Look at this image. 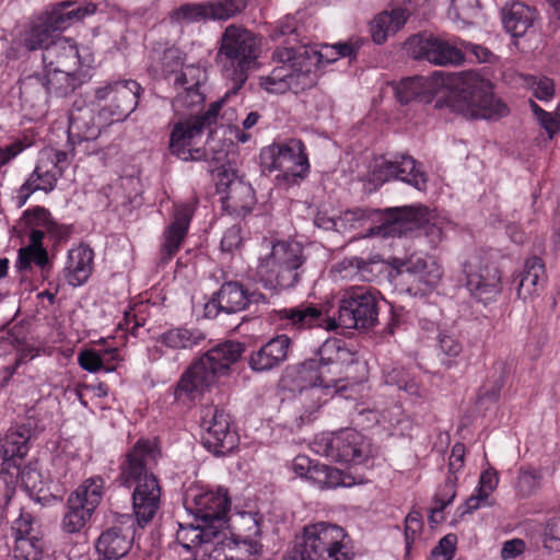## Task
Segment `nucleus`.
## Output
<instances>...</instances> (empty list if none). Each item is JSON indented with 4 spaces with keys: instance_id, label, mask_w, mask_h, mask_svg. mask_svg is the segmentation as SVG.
Returning a JSON list of instances; mask_svg holds the SVG:
<instances>
[{
    "instance_id": "nucleus-1",
    "label": "nucleus",
    "mask_w": 560,
    "mask_h": 560,
    "mask_svg": "<svg viewBox=\"0 0 560 560\" xmlns=\"http://www.w3.org/2000/svg\"><path fill=\"white\" fill-rule=\"evenodd\" d=\"M161 457L155 440L139 439L126 453L120 464L118 480L125 487L135 486L132 492L133 516L124 514L103 529L95 540L98 560H120L130 551L136 525L145 527L155 516L161 504V487L153 469Z\"/></svg>"
},
{
    "instance_id": "nucleus-2",
    "label": "nucleus",
    "mask_w": 560,
    "mask_h": 560,
    "mask_svg": "<svg viewBox=\"0 0 560 560\" xmlns=\"http://www.w3.org/2000/svg\"><path fill=\"white\" fill-rule=\"evenodd\" d=\"M332 306H316L302 303L294 307L282 308L278 312L281 320H287L298 329L322 327L334 330L337 327L346 329H369L377 324L378 292L371 287L353 285L343 290L337 304Z\"/></svg>"
},
{
    "instance_id": "nucleus-3",
    "label": "nucleus",
    "mask_w": 560,
    "mask_h": 560,
    "mask_svg": "<svg viewBox=\"0 0 560 560\" xmlns=\"http://www.w3.org/2000/svg\"><path fill=\"white\" fill-rule=\"evenodd\" d=\"M272 59L280 66H277L269 75L261 78V88L270 93L282 94L292 91L298 94L316 84L318 65L330 63L338 58L334 50L324 54L307 45H300L276 49Z\"/></svg>"
},
{
    "instance_id": "nucleus-4",
    "label": "nucleus",
    "mask_w": 560,
    "mask_h": 560,
    "mask_svg": "<svg viewBox=\"0 0 560 560\" xmlns=\"http://www.w3.org/2000/svg\"><path fill=\"white\" fill-rule=\"evenodd\" d=\"M442 88L448 90L447 106L470 119H499L508 115L506 105L494 96L492 83L478 72H442Z\"/></svg>"
},
{
    "instance_id": "nucleus-5",
    "label": "nucleus",
    "mask_w": 560,
    "mask_h": 560,
    "mask_svg": "<svg viewBox=\"0 0 560 560\" xmlns=\"http://www.w3.org/2000/svg\"><path fill=\"white\" fill-rule=\"evenodd\" d=\"M245 351L240 341L226 340L209 349L180 376L174 388L175 400H195L219 376L226 375Z\"/></svg>"
},
{
    "instance_id": "nucleus-6",
    "label": "nucleus",
    "mask_w": 560,
    "mask_h": 560,
    "mask_svg": "<svg viewBox=\"0 0 560 560\" xmlns=\"http://www.w3.org/2000/svg\"><path fill=\"white\" fill-rule=\"evenodd\" d=\"M31 430L25 425L10 428L0 439V474L12 475L16 471L30 497L42 504H48L57 497L50 491V482L46 480L38 468L26 465L21 470V462L28 453Z\"/></svg>"
},
{
    "instance_id": "nucleus-7",
    "label": "nucleus",
    "mask_w": 560,
    "mask_h": 560,
    "mask_svg": "<svg viewBox=\"0 0 560 560\" xmlns=\"http://www.w3.org/2000/svg\"><path fill=\"white\" fill-rule=\"evenodd\" d=\"M225 98H220L211 103L208 109L201 115L191 116L179 120L173 126L170 135L168 149L172 155L182 161H208L209 153L203 148H191L196 138L205 131L211 137L217 127H222L224 121H232L235 112L232 108H225Z\"/></svg>"
},
{
    "instance_id": "nucleus-8",
    "label": "nucleus",
    "mask_w": 560,
    "mask_h": 560,
    "mask_svg": "<svg viewBox=\"0 0 560 560\" xmlns=\"http://www.w3.org/2000/svg\"><path fill=\"white\" fill-rule=\"evenodd\" d=\"M337 340L326 341L319 349V357L310 358L296 364L292 373L293 390L298 392V401L304 411L299 416V425L312 421L322 402V394L337 385V378L331 376V368L335 362L330 358H324L322 353L329 347H335Z\"/></svg>"
},
{
    "instance_id": "nucleus-9",
    "label": "nucleus",
    "mask_w": 560,
    "mask_h": 560,
    "mask_svg": "<svg viewBox=\"0 0 560 560\" xmlns=\"http://www.w3.org/2000/svg\"><path fill=\"white\" fill-rule=\"evenodd\" d=\"M260 51V43L254 33L243 26L229 25L220 39L217 61L222 66L224 75L233 82L231 91L236 94L255 68Z\"/></svg>"
},
{
    "instance_id": "nucleus-10",
    "label": "nucleus",
    "mask_w": 560,
    "mask_h": 560,
    "mask_svg": "<svg viewBox=\"0 0 560 560\" xmlns=\"http://www.w3.org/2000/svg\"><path fill=\"white\" fill-rule=\"evenodd\" d=\"M307 260L299 242L277 241L268 255L260 257L257 281L267 290L281 291L298 285L305 273Z\"/></svg>"
},
{
    "instance_id": "nucleus-11",
    "label": "nucleus",
    "mask_w": 560,
    "mask_h": 560,
    "mask_svg": "<svg viewBox=\"0 0 560 560\" xmlns=\"http://www.w3.org/2000/svg\"><path fill=\"white\" fill-rule=\"evenodd\" d=\"M96 4L79 3L77 1H61L51 7L36 20L25 32L23 44L27 50L43 49L50 43L60 38V34L72 24L82 21L84 18L96 12Z\"/></svg>"
},
{
    "instance_id": "nucleus-12",
    "label": "nucleus",
    "mask_w": 560,
    "mask_h": 560,
    "mask_svg": "<svg viewBox=\"0 0 560 560\" xmlns=\"http://www.w3.org/2000/svg\"><path fill=\"white\" fill-rule=\"evenodd\" d=\"M345 529L338 525L317 523L304 528L302 541L284 560H351Z\"/></svg>"
},
{
    "instance_id": "nucleus-13",
    "label": "nucleus",
    "mask_w": 560,
    "mask_h": 560,
    "mask_svg": "<svg viewBox=\"0 0 560 560\" xmlns=\"http://www.w3.org/2000/svg\"><path fill=\"white\" fill-rule=\"evenodd\" d=\"M378 233L393 237L416 233L418 237H424L432 248L436 247L443 238L442 229L431 221L428 208L421 205L387 209L378 226Z\"/></svg>"
},
{
    "instance_id": "nucleus-14",
    "label": "nucleus",
    "mask_w": 560,
    "mask_h": 560,
    "mask_svg": "<svg viewBox=\"0 0 560 560\" xmlns=\"http://www.w3.org/2000/svg\"><path fill=\"white\" fill-rule=\"evenodd\" d=\"M301 140L289 139L283 143L266 147L260 152V165L264 171H279L277 179L291 186L304 179L310 164Z\"/></svg>"
},
{
    "instance_id": "nucleus-15",
    "label": "nucleus",
    "mask_w": 560,
    "mask_h": 560,
    "mask_svg": "<svg viewBox=\"0 0 560 560\" xmlns=\"http://www.w3.org/2000/svg\"><path fill=\"white\" fill-rule=\"evenodd\" d=\"M103 497V479L85 480L67 499L60 527L67 534L80 533L90 522Z\"/></svg>"
},
{
    "instance_id": "nucleus-16",
    "label": "nucleus",
    "mask_w": 560,
    "mask_h": 560,
    "mask_svg": "<svg viewBox=\"0 0 560 560\" xmlns=\"http://www.w3.org/2000/svg\"><path fill=\"white\" fill-rule=\"evenodd\" d=\"M184 505L195 516L196 522H201L222 532L228 523L231 501L226 490L213 491L201 487H190L185 493Z\"/></svg>"
},
{
    "instance_id": "nucleus-17",
    "label": "nucleus",
    "mask_w": 560,
    "mask_h": 560,
    "mask_svg": "<svg viewBox=\"0 0 560 560\" xmlns=\"http://www.w3.org/2000/svg\"><path fill=\"white\" fill-rule=\"evenodd\" d=\"M466 287L480 302L488 303L501 292V273L490 252H475L463 262Z\"/></svg>"
},
{
    "instance_id": "nucleus-18",
    "label": "nucleus",
    "mask_w": 560,
    "mask_h": 560,
    "mask_svg": "<svg viewBox=\"0 0 560 560\" xmlns=\"http://www.w3.org/2000/svg\"><path fill=\"white\" fill-rule=\"evenodd\" d=\"M142 88L135 80H119L106 83L95 90V100L104 103L100 115L110 121H122L132 114L139 103Z\"/></svg>"
},
{
    "instance_id": "nucleus-19",
    "label": "nucleus",
    "mask_w": 560,
    "mask_h": 560,
    "mask_svg": "<svg viewBox=\"0 0 560 560\" xmlns=\"http://www.w3.org/2000/svg\"><path fill=\"white\" fill-rule=\"evenodd\" d=\"M372 175L374 180L386 183L396 179L418 190H425L428 183L421 164L407 153L383 155L376 159Z\"/></svg>"
},
{
    "instance_id": "nucleus-20",
    "label": "nucleus",
    "mask_w": 560,
    "mask_h": 560,
    "mask_svg": "<svg viewBox=\"0 0 560 560\" xmlns=\"http://www.w3.org/2000/svg\"><path fill=\"white\" fill-rule=\"evenodd\" d=\"M201 427L205 429L202 443L207 450L215 456H224L236 448L238 435L232 429V420L229 413L217 407L205 410Z\"/></svg>"
},
{
    "instance_id": "nucleus-21",
    "label": "nucleus",
    "mask_w": 560,
    "mask_h": 560,
    "mask_svg": "<svg viewBox=\"0 0 560 560\" xmlns=\"http://www.w3.org/2000/svg\"><path fill=\"white\" fill-rule=\"evenodd\" d=\"M323 453L335 462L352 465L366 464L372 457L370 442L353 429L341 430L327 438Z\"/></svg>"
},
{
    "instance_id": "nucleus-22",
    "label": "nucleus",
    "mask_w": 560,
    "mask_h": 560,
    "mask_svg": "<svg viewBox=\"0 0 560 560\" xmlns=\"http://www.w3.org/2000/svg\"><path fill=\"white\" fill-rule=\"evenodd\" d=\"M405 49L415 59H424L436 66L459 65L465 59L460 48L427 33L410 36L405 43Z\"/></svg>"
},
{
    "instance_id": "nucleus-23",
    "label": "nucleus",
    "mask_w": 560,
    "mask_h": 560,
    "mask_svg": "<svg viewBox=\"0 0 560 560\" xmlns=\"http://www.w3.org/2000/svg\"><path fill=\"white\" fill-rule=\"evenodd\" d=\"M267 296L257 291H249L238 281L224 282L209 304L218 311L234 314L248 308L252 304H267Z\"/></svg>"
},
{
    "instance_id": "nucleus-24",
    "label": "nucleus",
    "mask_w": 560,
    "mask_h": 560,
    "mask_svg": "<svg viewBox=\"0 0 560 560\" xmlns=\"http://www.w3.org/2000/svg\"><path fill=\"white\" fill-rule=\"evenodd\" d=\"M14 536V558L16 560H42L46 544L33 528V517L22 513L11 526Z\"/></svg>"
},
{
    "instance_id": "nucleus-25",
    "label": "nucleus",
    "mask_w": 560,
    "mask_h": 560,
    "mask_svg": "<svg viewBox=\"0 0 560 560\" xmlns=\"http://www.w3.org/2000/svg\"><path fill=\"white\" fill-rule=\"evenodd\" d=\"M206 79L200 67L189 65L174 80V86L179 90L173 100L176 110H191L205 102V95L199 86Z\"/></svg>"
},
{
    "instance_id": "nucleus-26",
    "label": "nucleus",
    "mask_w": 560,
    "mask_h": 560,
    "mask_svg": "<svg viewBox=\"0 0 560 560\" xmlns=\"http://www.w3.org/2000/svg\"><path fill=\"white\" fill-rule=\"evenodd\" d=\"M388 265L398 273H408L428 288L435 287L442 277V268L432 257L411 254L408 257H392Z\"/></svg>"
},
{
    "instance_id": "nucleus-27",
    "label": "nucleus",
    "mask_w": 560,
    "mask_h": 560,
    "mask_svg": "<svg viewBox=\"0 0 560 560\" xmlns=\"http://www.w3.org/2000/svg\"><path fill=\"white\" fill-rule=\"evenodd\" d=\"M441 88L442 71H434L430 77L416 75L402 79L395 86V95L402 105L412 101L430 103Z\"/></svg>"
},
{
    "instance_id": "nucleus-28",
    "label": "nucleus",
    "mask_w": 560,
    "mask_h": 560,
    "mask_svg": "<svg viewBox=\"0 0 560 560\" xmlns=\"http://www.w3.org/2000/svg\"><path fill=\"white\" fill-rule=\"evenodd\" d=\"M192 218V209L188 205L176 207L173 222L164 230V243L160 250V261L167 264L179 250L186 237Z\"/></svg>"
},
{
    "instance_id": "nucleus-29",
    "label": "nucleus",
    "mask_w": 560,
    "mask_h": 560,
    "mask_svg": "<svg viewBox=\"0 0 560 560\" xmlns=\"http://www.w3.org/2000/svg\"><path fill=\"white\" fill-rule=\"evenodd\" d=\"M291 339L287 335H279L262 345L249 357V366L256 372H267L278 368L288 358Z\"/></svg>"
},
{
    "instance_id": "nucleus-30",
    "label": "nucleus",
    "mask_w": 560,
    "mask_h": 560,
    "mask_svg": "<svg viewBox=\"0 0 560 560\" xmlns=\"http://www.w3.org/2000/svg\"><path fill=\"white\" fill-rule=\"evenodd\" d=\"M43 62L45 68L79 71L81 59L77 43L68 37L57 38L43 51Z\"/></svg>"
},
{
    "instance_id": "nucleus-31",
    "label": "nucleus",
    "mask_w": 560,
    "mask_h": 560,
    "mask_svg": "<svg viewBox=\"0 0 560 560\" xmlns=\"http://www.w3.org/2000/svg\"><path fill=\"white\" fill-rule=\"evenodd\" d=\"M94 120V108L85 104L74 103L69 114V141L75 143L96 139L101 131Z\"/></svg>"
},
{
    "instance_id": "nucleus-32",
    "label": "nucleus",
    "mask_w": 560,
    "mask_h": 560,
    "mask_svg": "<svg viewBox=\"0 0 560 560\" xmlns=\"http://www.w3.org/2000/svg\"><path fill=\"white\" fill-rule=\"evenodd\" d=\"M93 258L94 252L88 245L81 244L69 250L63 273L70 285L75 288L88 281L93 270Z\"/></svg>"
},
{
    "instance_id": "nucleus-33",
    "label": "nucleus",
    "mask_w": 560,
    "mask_h": 560,
    "mask_svg": "<svg viewBox=\"0 0 560 560\" xmlns=\"http://www.w3.org/2000/svg\"><path fill=\"white\" fill-rule=\"evenodd\" d=\"M406 2L407 0H402L404 7H397L390 11H384L374 19L371 26V34L375 44H383L389 35L396 34L404 27L411 14ZM408 2H410V0H408Z\"/></svg>"
},
{
    "instance_id": "nucleus-34",
    "label": "nucleus",
    "mask_w": 560,
    "mask_h": 560,
    "mask_svg": "<svg viewBox=\"0 0 560 560\" xmlns=\"http://www.w3.org/2000/svg\"><path fill=\"white\" fill-rule=\"evenodd\" d=\"M48 95L65 97L88 81L83 71H66L58 68H45L44 71Z\"/></svg>"
},
{
    "instance_id": "nucleus-35",
    "label": "nucleus",
    "mask_w": 560,
    "mask_h": 560,
    "mask_svg": "<svg viewBox=\"0 0 560 560\" xmlns=\"http://www.w3.org/2000/svg\"><path fill=\"white\" fill-rule=\"evenodd\" d=\"M536 11L522 2H513L501 10L502 23L508 33L518 38L533 26Z\"/></svg>"
},
{
    "instance_id": "nucleus-36",
    "label": "nucleus",
    "mask_w": 560,
    "mask_h": 560,
    "mask_svg": "<svg viewBox=\"0 0 560 560\" xmlns=\"http://www.w3.org/2000/svg\"><path fill=\"white\" fill-rule=\"evenodd\" d=\"M223 208L236 218H245L256 203L255 191L250 184L234 182L231 190L222 198Z\"/></svg>"
},
{
    "instance_id": "nucleus-37",
    "label": "nucleus",
    "mask_w": 560,
    "mask_h": 560,
    "mask_svg": "<svg viewBox=\"0 0 560 560\" xmlns=\"http://www.w3.org/2000/svg\"><path fill=\"white\" fill-rule=\"evenodd\" d=\"M385 269L386 262L380 255H373L366 259L358 256L346 257L338 264L339 271L349 270L354 277L366 282L377 279L378 276L384 273Z\"/></svg>"
},
{
    "instance_id": "nucleus-38",
    "label": "nucleus",
    "mask_w": 560,
    "mask_h": 560,
    "mask_svg": "<svg viewBox=\"0 0 560 560\" xmlns=\"http://www.w3.org/2000/svg\"><path fill=\"white\" fill-rule=\"evenodd\" d=\"M545 265L539 257L528 258L517 276V296L523 301L533 298L544 283Z\"/></svg>"
},
{
    "instance_id": "nucleus-39",
    "label": "nucleus",
    "mask_w": 560,
    "mask_h": 560,
    "mask_svg": "<svg viewBox=\"0 0 560 560\" xmlns=\"http://www.w3.org/2000/svg\"><path fill=\"white\" fill-rule=\"evenodd\" d=\"M221 536V530H215L201 522H197L196 525H180V528L176 534L177 541L186 549L207 545H213L217 547L219 546Z\"/></svg>"
},
{
    "instance_id": "nucleus-40",
    "label": "nucleus",
    "mask_w": 560,
    "mask_h": 560,
    "mask_svg": "<svg viewBox=\"0 0 560 560\" xmlns=\"http://www.w3.org/2000/svg\"><path fill=\"white\" fill-rule=\"evenodd\" d=\"M205 339L206 335L199 328L178 326L160 334L156 337V342L172 350H190Z\"/></svg>"
},
{
    "instance_id": "nucleus-41",
    "label": "nucleus",
    "mask_w": 560,
    "mask_h": 560,
    "mask_svg": "<svg viewBox=\"0 0 560 560\" xmlns=\"http://www.w3.org/2000/svg\"><path fill=\"white\" fill-rule=\"evenodd\" d=\"M230 535L240 540H258L262 535L264 516L258 512H241L229 520Z\"/></svg>"
},
{
    "instance_id": "nucleus-42",
    "label": "nucleus",
    "mask_w": 560,
    "mask_h": 560,
    "mask_svg": "<svg viewBox=\"0 0 560 560\" xmlns=\"http://www.w3.org/2000/svg\"><path fill=\"white\" fill-rule=\"evenodd\" d=\"M57 175L48 170H44L43 165L38 164L26 182L20 187L16 196V206L23 207L30 196L38 190L50 192L55 189L57 184Z\"/></svg>"
},
{
    "instance_id": "nucleus-43",
    "label": "nucleus",
    "mask_w": 560,
    "mask_h": 560,
    "mask_svg": "<svg viewBox=\"0 0 560 560\" xmlns=\"http://www.w3.org/2000/svg\"><path fill=\"white\" fill-rule=\"evenodd\" d=\"M219 546L229 552L225 555V560H257L262 553L260 541L234 539L232 535L228 537L224 529H222Z\"/></svg>"
},
{
    "instance_id": "nucleus-44",
    "label": "nucleus",
    "mask_w": 560,
    "mask_h": 560,
    "mask_svg": "<svg viewBox=\"0 0 560 560\" xmlns=\"http://www.w3.org/2000/svg\"><path fill=\"white\" fill-rule=\"evenodd\" d=\"M116 358V348H107L103 350L86 349L79 353L78 362L83 370L90 373H95L101 370L109 373L115 370V365L109 364V361H114Z\"/></svg>"
},
{
    "instance_id": "nucleus-45",
    "label": "nucleus",
    "mask_w": 560,
    "mask_h": 560,
    "mask_svg": "<svg viewBox=\"0 0 560 560\" xmlns=\"http://www.w3.org/2000/svg\"><path fill=\"white\" fill-rule=\"evenodd\" d=\"M493 374L478 392L476 405L482 406L486 401L494 402L499 399L509 374V366L504 361H497L492 366Z\"/></svg>"
},
{
    "instance_id": "nucleus-46",
    "label": "nucleus",
    "mask_w": 560,
    "mask_h": 560,
    "mask_svg": "<svg viewBox=\"0 0 560 560\" xmlns=\"http://www.w3.org/2000/svg\"><path fill=\"white\" fill-rule=\"evenodd\" d=\"M383 378L385 384L397 386L410 396L416 398H423L425 396L424 388L415 378L410 377L401 366L384 368Z\"/></svg>"
},
{
    "instance_id": "nucleus-47",
    "label": "nucleus",
    "mask_w": 560,
    "mask_h": 560,
    "mask_svg": "<svg viewBox=\"0 0 560 560\" xmlns=\"http://www.w3.org/2000/svg\"><path fill=\"white\" fill-rule=\"evenodd\" d=\"M44 72H36L23 78L20 82V95L23 102L34 105L36 101H45L48 95Z\"/></svg>"
},
{
    "instance_id": "nucleus-48",
    "label": "nucleus",
    "mask_w": 560,
    "mask_h": 560,
    "mask_svg": "<svg viewBox=\"0 0 560 560\" xmlns=\"http://www.w3.org/2000/svg\"><path fill=\"white\" fill-rule=\"evenodd\" d=\"M269 37L273 42H279L281 44L277 49L290 46H300L296 19L293 15H287L282 20L278 21L272 27Z\"/></svg>"
},
{
    "instance_id": "nucleus-49",
    "label": "nucleus",
    "mask_w": 560,
    "mask_h": 560,
    "mask_svg": "<svg viewBox=\"0 0 560 560\" xmlns=\"http://www.w3.org/2000/svg\"><path fill=\"white\" fill-rule=\"evenodd\" d=\"M247 0H217L208 3L211 19L228 20L241 13L246 8Z\"/></svg>"
},
{
    "instance_id": "nucleus-50",
    "label": "nucleus",
    "mask_w": 560,
    "mask_h": 560,
    "mask_svg": "<svg viewBox=\"0 0 560 560\" xmlns=\"http://www.w3.org/2000/svg\"><path fill=\"white\" fill-rule=\"evenodd\" d=\"M455 475H447L444 483L438 489L434 495L433 513H442L443 510L451 504L456 497Z\"/></svg>"
},
{
    "instance_id": "nucleus-51",
    "label": "nucleus",
    "mask_w": 560,
    "mask_h": 560,
    "mask_svg": "<svg viewBox=\"0 0 560 560\" xmlns=\"http://www.w3.org/2000/svg\"><path fill=\"white\" fill-rule=\"evenodd\" d=\"M184 55L177 48H167L161 58V69L165 77L174 74L175 78L185 70Z\"/></svg>"
},
{
    "instance_id": "nucleus-52",
    "label": "nucleus",
    "mask_w": 560,
    "mask_h": 560,
    "mask_svg": "<svg viewBox=\"0 0 560 560\" xmlns=\"http://www.w3.org/2000/svg\"><path fill=\"white\" fill-rule=\"evenodd\" d=\"M540 485V475L535 470L521 468L516 480L517 492L528 498L537 492Z\"/></svg>"
},
{
    "instance_id": "nucleus-53",
    "label": "nucleus",
    "mask_w": 560,
    "mask_h": 560,
    "mask_svg": "<svg viewBox=\"0 0 560 560\" xmlns=\"http://www.w3.org/2000/svg\"><path fill=\"white\" fill-rule=\"evenodd\" d=\"M23 221L26 228L39 229L43 228L46 231L51 226V215L49 210L44 207L36 206L32 209L24 211Z\"/></svg>"
},
{
    "instance_id": "nucleus-54",
    "label": "nucleus",
    "mask_w": 560,
    "mask_h": 560,
    "mask_svg": "<svg viewBox=\"0 0 560 560\" xmlns=\"http://www.w3.org/2000/svg\"><path fill=\"white\" fill-rule=\"evenodd\" d=\"M211 173H214L213 168H209ZM217 175V190L219 194H228L229 190L232 188V184L234 182H242L241 178H238L236 171L232 168L231 166H228L225 164H221L220 166L215 167Z\"/></svg>"
},
{
    "instance_id": "nucleus-55",
    "label": "nucleus",
    "mask_w": 560,
    "mask_h": 560,
    "mask_svg": "<svg viewBox=\"0 0 560 560\" xmlns=\"http://www.w3.org/2000/svg\"><path fill=\"white\" fill-rule=\"evenodd\" d=\"M452 9L458 20L470 24L480 10V3L479 0H452Z\"/></svg>"
},
{
    "instance_id": "nucleus-56",
    "label": "nucleus",
    "mask_w": 560,
    "mask_h": 560,
    "mask_svg": "<svg viewBox=\"0 0 560 560\" xmlns=\"http://www.w3.org/2000/svg\"><path fill=\"white\" fill-rule=\"evenodd\" d=\"M174 15L177 20L185 21H198L200 19L210 18L208 12V3L207 4H197V3H187L180 5L174 11Z\"/></svg>"
},
{
    "instance_id": "nucleus-57",
    "label": "nucleus",
    "mask_w": 560,
    "mask_h": 560,
    "mask_svg": "<svg viewBox=\"0 0 560 560\" xmlns=\"http://www.w3.org/2000/svg\"><path fill=\"white\" fill-rule=\"evenodd\" d=\"M457 536L447 534L440 539L436 547L431 551L432 560H451L455 553Z\"/></svg>"
},
{
    "instance_id": "nucleus-58",
    "label": "nucleus",
    "mask_w": 560,
    "mask_h": 560,
    "mask_svg": "<svg viewBox=\"0 0 560 560\" xmlns=\"http://www.w3.org/2000/svg\"><path fill=\"white\" fill-rule=\"evenodd\" d=\"M365 218V211L361 208L346 210L337 218V232L343 233L354 229Z\"/></svg>"
},
{
    "instance_id": "nucleus-59",
    "label": "nucleus",
    "mask_w": 560,
    "mask_h": 560,
    "mask_svg": "<svg viewBox=\"0 0 560 560\" xmlns=\"http://www.w3.org/2000/svg\"><path fill=\"white\" fill-rule=\"evenodd\" d=\"M26 257L27 261L24 264L22 261L21 249H19L16 267L21 271L30 269L32 262L40 267L42 270H44L49 265L48 253L44 247L34 248Z\"/></svg>"
},
{
    "instance_id": "nucleus-60",
    "label": "nucleus",
    "mask_w": 560,
    "mask_h": 560,
    "mask_svg": "<svg viewBox=\"0 0 560 560\" xmlns=\"http://www.w3.org/2000/svg\"><path fill=\"white\" fill-rule=\"evenodd\" d=\"M532 109L539 121V125L547 131L548 138L552 139V137L558 132L560 120H558L551 113L540 108L534 102H532Z\"/></svg>"
},
{
    "instance_id": "nucleus-61",
    "label": "nucleus",
    "mask_w": 560,
    "mask_h": 560,
    "mask_svg": "<svg viewBox=\"0 0 560 560\" xmlns=\"http://www.w3.org/2000/svg\"><path fill=\"white\" fill-rule=\"evenodd\" d=\"M544 546L549 550H560V517H552L547 522Z\"/></svg>"
},
{
    "instance_id": "nucleus-62",
    "label": "nucleus",
    "mask_w": 560,
    "mask_h": 560,
    "mask_svg": "<svg viewBox=\"0 0 560 560\" xmlns=\"http://www.w3.org/2000/svg\"><path fill=\"white\" fill-rule=\"evenodd\" d=\"M355 483V479L349 474H345L338 468L327 466V476L324 481L323 489L325 488H337V487H350Z\"/></svg>"
},
{
    "instance_id": "nucleus-63",
    "label": "nucleus",
    "mask_w": 560,
    "mask_h": 560,
    "mask_svg": "<svg viewBox=\"0 0 560 560\" xmlns=\"http://www.w3.org/2000/svg\"><path fill=\"white\" fill-rule=\"evenodd\" d=\"M438 349L446 357L454 358L459 355L463 350L460 341L453 335L441 332L438 336Z\"/></svg>"
},
{
    "instance_id": "nucleus-64",
    "label": "nucleus",
    "mask_w": 560,
    "mask_h": 560,
    "mask_svg": "<svg viewBox=\"0 0 560 560\" xmlns=\"http://www.w3.org/2000/svg\"><path fill=\"white\" fill-rule=\"evenodd\" d=\"M242 243L241 228L238 225H232L229 228L221 238V249L223 252H233L238 248Z\"/></svg>"
}]
</instances>
